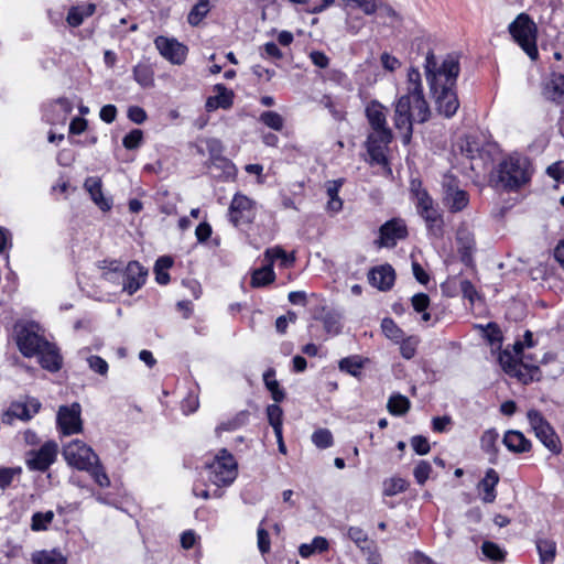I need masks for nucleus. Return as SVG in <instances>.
Listing matches in <instances>:
<instances>
[{
	"instance_id": "obj_31",
	"label": "nucleus",
	"mask_w": 564,
	"mask_h": 564,
	"mask_svg": "<svg viewBox=\"0 0 564 564\" xmlns=\"http://www.w3.org/2000/svg\"><path fill=\"white\" fill-rule=\"evenodd\" d=\"M368 360V358H362L359 355L348 356L339 360L338 368L341 372H346L359 379L362 375L361 370Z\"/></svg>"
},
{
	"instance_id": "obj_45",
	"label": "nucleus",
	"mask_w": 564,
	"mask_h": 564,
	"mask_svg": "<svg viewBox=\"0 0 564 564\" xmlns=\"http://www.w3.org/2000/svg\"><path fill=\"white\" fill-rule=\"evenodd\" d=\"M485 332L484 338L490 346H497L498 349L501 348L503 335L496 322H489L485 327L480 326Z\"/></svg>"
},
{
	"instance_id": "obj_13",
	"label": "nucleus",
	"mask_w": 564,
	"mask_h": 564,
	"mask_svg": "<svg viewBox=\"0 0 564 564\" xmlns=\"http://www.w3.org/2000/svg\"><path fill=\"white\" fill-rule=\"evenodd\" d=\"M381 133V130L373 131L367 135V140L365 141L371 164L386 165L389 162L384 149L393 141L394 135L392 131H388L389 137H384V134Z\"/></svg>"
},
{
	"instance_id": "obj_22",
	"label": "nucleus",
	"mask_w": 564,
	"mask_h": 564,
	"mask_svg": "<svg viewBox=\"0 0 564 564\" xmlns=\"http://www.w3.org/2000/svg\"><path fill=\"white\" fill-rule=\"evenodd\" d=\"M393 121L394 127L400 131L410 126L413 127L414 116L412 112L410 95H402L397 100Z\"/></svg>"
},
{
	"instance_id": "obj_37",
	"label": "nucleus",
	"mask_w": 564,
	"mask_h": 564,
	"mask_svg": "<svg viewBox=\"0 0 564 564\" xmlns=\"http://www.w3.org/2000/svg\"><path fill=\"white\" fill-rule=\"evenodd\" d=\"M213 6L210 0H198L187 14V22L192 26H198L210 12Z\"/></svg>"
},
{
	"instance_id": "obj_16",
	"label": "nucleus",
	"mask_w": 564,
	"mask_h": 564,
	"mask_svg": "<svg viewBox=\"0 0 564 564\" xmlns=\"http://www.w3.org/2000/svg\"><path fill=\"white\" fill-rule=\"evenodd\" d=\"M456 243L460 262L468 268H474V252L476 251L474 234L468 228L460 226L456 231Z\"/></svg>"
},
{
	"instance_id": "obj_36",
	"label": "nucleus",
	"mask_w": 564,
	"mask_h": 564,
	"mask_svg": "<svg viewBox=\"0 0 564 564\" xmlns=\"http://www.w3.org/2000/svg\"><path fill=\"white\" fill-rule=\"evenodd\" d=\"M33 564H66V557L59 550L53 549L51 551L42 550L32 554Z\"/></svg>"
},
{
	"instance_id": "obj_44",
	"label": "nucleus",
	"mask_w": 564,
	"mask_h": 564,
	"mask_svg": "<svg viewBox=\"0 0 564 564\" xmlns=\"http://www.w3.org/2000/svg\"><path fill=\"white\" fill-rule=\"evenodd\" d=\"M249 412L247 410H242L240 412H238L232 419L226 421V422H221L217 427H216V433H220V432H230V431H235L243 425L247 424L248 420H249Z\"/></svg>"
},
{
	"instance_id": "obj_54",
	"label": "nucleus",
	"mask_w": 564,
	"mask_h": 564,
	"mask_svg": "<svg viewBox=\"0 0 564 564\" xmlns=\"http://www.w3.org/2000/svg\"><path fill=\"white\" fill-rule=\"evenodd\" d=\"M347 536L361 550L366 552L369 541L368 534L359 527H349L347 529Z\"/></svg>"
},
{
	"instance_id": "obj_24",
	"label": "nucleus",
	"mask_w": 564,
	"mask_h": 564,
	"mask_svg": "<svg viewBox=\"0 0 564 564\" xmlns=\"http://www.w3.org/2000/svg\"><path fill=\"white\" fill-rule=\"evenodd\" d=\"M205 165L210 170V175L219 181L232 180L237 174L235 164L226 156L213 162H205Z\"/></svg>"
},
{
	"instance_id": "obj_12",
	"label": "nucleus",
	"mask_w": 564,
	"mask_h": 564,
	"mask_svg": "<svg viewBox=\"0 0 564 564\" xmlns=\"http://www.w3.org/2000/svg\"><path fill=\"white\" fill-rule=\"evenodd\" d=\"M408 227L403 219L391 218L382 224L379 228V237L375 240L378 248H393L398 240L408 237Z\"/></svg>"
},
{
	"instance_id": "obj_8",
	"label": "nucleus",
	"mask_w": 564,
	"mask_h": 564,
	"mask_svg": "<svg viewBox=\"0 0 564 564\" xmlns=\"http://www.w3.org/2000/svg\"><path fill=\"white\" fill-rule=\"evenodd\" d=\"M434 99L435 109L440 116L444 118H453L458 108L459 99L456 91V85H438L435 90H430Z\"/></svg>"
},
{
	"instance_id": "obj_11",
	"label": "nucleus",
	"mask_w": 564,
	"mask_h": 564,
	"mask_svg": "<svg viewBox=\"0 0 564 564\" xmlns=\"http://www.w3.org/2000/svg\"><path fill=\"white\" fill-rule=\"evenodd\" d=\"M33 322L23 325L17 330L15 343L20 352L26 357H34L39 350L43 347L47 339L44 336L39 335L35 329Z\"/></svg>"
},
{
	"instance_id": "obj_60",
	"label": "nucleus",
	"mask_w": 564,
	"mask_h": 564,
	"mask_svg": "<svg viewBox=\"0 0 564 564\" xmlns=\"http://www.w3.org/2000/svg\"><path fill=\"white\" fill-rule=\"evenodd\" d=\"M432 473V466L427 460H420L417 465L414 467L413 476L415 481L423 486Z\"/></svg>"
},
{
	"instance_id": "obj_38",
	"label": "nucleus",
	"mask_w": 564,
	"mask_h": 564,
	"mask_svg": "<svg viewBox=\"0 0 564 564\" xmlns=\"http://www.w3.org/2000/svg\"><path fill=\"white\" fill-rule=\"evenodd\" d=\"M498 362L502 370L505 371V373L516 378V373H518V371L520 370L518 369L519 360L513 356L509 347L505 349L500 348L498 355Z\"/></svg>"
},
{
	"instance_id": "obj_50",
	"label": "nucleus",
	"mask_w": 564,
	"mask_h": 564,
	"mask_svg": "<svg viewBox=\"0 0 564 564\" xmlns=\"http://www.w3.org/2000/svg\"><path fill=\"white\" fill-rule=\"evenodd\" d=\"M460 152L467 159L475 160L476 158H481L482 149L475 137L468 135L460 144Z\"/></svg>"
},
{
	"instance_id": "obj_10",
	"label": "nucleus",
	"mask_w": 564,
	"mask_h": 564,
	"mask_svg": "<svg viewBox=\"0 0 564 564\" xmlns=\"http://www.w3.org/2000/svg\"><path fill=\"white\" fill-rule=\"evenodd\" d=\"M82 406L78 402L61 405L56 415V425L63 435L83 432Z\"/></svg>"
},
{
	"instance_id": "obj_63",
	"label": "nucleus",
	"mask_w": 564,
	"mask_h": 564,
	"mask_svg": "<svg viewBox=\"0 0 564 564\" xmlns=\"http://www.w3.org/2000/svg\"><path fill=\"white\" fill-rule=\"evenodd\" d=\"M207 151L209 153V159L207 162H213L217 159L223 158L224 145L219 139L209 138L206 140Z\"/></svg>"
},
{
	"instance_id": "obj_6",
	"label": "nucleus",
	"mask_w": 564,
	"mask_h": 564,
	"mask_svg": "<svg viewBox=\"0 0 564 564\" xmlns=\"http://www.w3.org/2000/svg\"><path fill=\"white\" fill-rule=\"evenodd\" d=\"M58 454V445L55 441L50 440L37 449H30L25 455V464L29 470L46 473L56 462Z\"/></svg>"
},
{
	"instance_id": "obj_33",
	"label": "nucleus",
	"mask_w": 564,
	"mask_h": 564,
	"mask_svg": "<svg viewBox=\"0 0 564 564\" xmlns=\"http://www.w3.org/2000/svg\"><path fill=\"white\" fill-rule=\"evenodd\" d=\"M133 79L142 88H151L154 86V70L150 64L139 63L132 69Z\"/></svg>"
},
{
	"instance_id": "obj_28",
	"label": "nucleus",
	"mask_w": 564,
	"mask_h": 564,
	"mask_svg": "<svg viewBox=\"0 0 564 564\" xmlns=\"http://www.w3.org/2000/svg\"><path fill=\"white\" fill-rule=\"evenodd\" d=\"M499 480V474L494 468H488L484 478L478 482V488L484 491L481 499L485 503H492L496 500V486Z\"/></svg>"
},
{
	"instance_id": "obj_55",
	"label": "nucleus",
	"mask_w": 564,
	"mask_h": 564,
	"mask_svg": "<svg viewBox=\"0 0 564 564\" xmlns=\"http://www.w3.org/2000/svg\"><path fill=\"white\" fill-rule=\"evenodd\" d=\"M419 341V337L416 336L402 337V340L399 343L401 356L408 360L412 359L416 354Z\"/></svg>"
},
{
	"instance_id": "obj_5",
	"label": "nucleus",
	"mask_w": 564,
	"mask_h": 564,
	"mask_svg": "<svg viewBox=\"0 0 564 564\" xmlns=\"http://www.w3.org/2000/svg\"><path fill=\"white\" fill-rule=\"evenodd\" d=\"M527 419L536 438L553 454L557 455L562 451V443L554 427L544 417L541 411L530 409L527 412Z\"/></svg>"
},
{
	"instance_id": "obj_7",
	"label": "nucleus",
	"mask_w": 564,
	"mask_h": 564,
	"mask_svg": "<svg viewBox=\"0 0 564 564\" xmlns=\"http://www.w3.org/2000/svg\"><path fill=\"white\" fill-rule=\"evenodd\" d=\"M62 455L67 464L78 470L88 469L98 455L80 440H73L63 446Z\"/></svg>"
},
{
	"instance_id": "obj_1",
	"label": "nucleus",
	"mask_w": 564,
	"mask_h": 564,
	"mask_svg": "<svg viewBox=\"0 0 564 564\" xmlns=\"http://www.w3.org/2000/svg\"><path fill=\"white\" fill-rule=\"evenodd\" d=\"M425 77L430 90H435L438 85H457L460 73L459 57L455 54H447L442 64L438 65L433 50H429L424 63Z\"/></svg>"
},
{
	"instance_id": "obj_2",
	"label": "nucleus",
	"mask_w": 564,
	"mask_h": 564,
	"mask_svg": "<svg viewBox=\"0 0 564 564\" xmlns=\"http://www.w3.org/2000/svg\"><path fill=\"white\" fill-rule=\"evenodd\" d=\"M529 181L530 175L522 166L520 158L514 156L502 160L490 174L491 185L507 192L518 191Z\"/></svg>"
},
{
	"instance_id": "obj_27",
	"label": "nucleus",
	"mask_w": 564,
	"mask_h": 564,
	"mask_svg": "<svg viewBox=\"0 0 564 564\" xmlns=\"http://www.w3.org/2000/svg\"><path fill=\"white\" fill-rule=\"evenodd\" d=\"M444 200L451 213H459L468 206L469 194L464 189L448 185Z\"/></svg>"
},
{
	"instance_id": "obj_41",
	"label": "nucleus",
	"mask_w": 564,
	"mask_h": 564,
	"mask_svg": "<svg viewBox=\"0 0 564 564\" xmlns=\"http://www.w3.org/2000/svg\"><path fill=\"white\" fill-rule=\"evenodd\" d=\"M414 104V108L417 110V122L425 123L431 118V109L429 102L424 97V93L420 94V90H416V95L411 96V104Z\"/></svg>"
},
{
	"instance_id": "obj_34",
	"label": "nucleus",
	"mask_w": 564,
	"mask_h": 564,
	"mask_svg": "<svg viewBox=\"0 0 564 564\" xmlns=\"http://www.w3.org/2000/svg\"><path fill=\"white\" fill-rule=\"evenodd\" d=\"M498 433L495 429H489L485 431L480 437V447L481 449L491 455L489 458V462L491 464H497V456H498V447H497V440H498Z\"/></svg>"
},
{
	"instance_id": "obj_3",
	"label": "nucleus",
	"mask_w": 564,
	"mask_h": 564,
	"mask_svg": "<svg viewBox=\"0 0 564 564\" xmlns=\"http://www.w3.org/2000/svg\"><path fill=\"white\" fill-rule=\"evenodd\" d=\"M508 31L513 41L527 53V55L535 61L539 57L536 45L538 28L528 13H520L509 24Z\"/></svg>"
},
{
	"instance_id": "obj_49",
	"label": "nucleus",
	"mask_w": 564,
	"mask_h": 564,
	"mask_svg": "<svg viewBox=\"0 0 564 564\" xmlns=\"http://www.w3.org/2000/svg\"><path fill=\"white\" fill-rule=\"evenodd\" d=\"M381 329L384 336L394 343H400L404 337V332L397 325L391 317H384L381 322Z\"/></svg>"
},
{
	"instance_id": "obj_52",
	"label": "nucleus",
	"mask_w": 564,
	"mask_h": 564,
	"mask_svg": "<svg viewBox=\"0 0 564 564\" xmlns=\"http://www.w3.org/2000/svg\"><path fill=\"white\" fill-rule=\"evenodd\" d=\"M292 3L305 6V11L312 14L321 13L330 7L335 0H289Z\"/></svg>"
},
{
	"instance_id": "obj_14",
	"label": "nucleus",
	"mask_w": 564,
	"mask_h": 564,
	"mask_svg": "<svg viewBox=\"0 0 564 564\" xmlns=\"http://www.w3.org/2000/svg\"><path fill=\"white\" fill-rule=\"evenodd\" d=\"M154 44L160 54L174 65H182L187 56L188 48L174 37L159 35L154 40Z\"/></svg>"
},
{
	"instance_id": "obj_19",
	"label": "nucleus",
	"mask_w": 564,
	"mask_h": 564,
	"mask_svg": "<svg viewBox=\"0 0 564 564\" xmlns=\"http://www.w3.org/2000/svg\"><path fill=\"white\" fill-rule=\"evenodd\" d=\"M214 96H209L205 102L207 112H213L219 108L228 110L234 105L235 93L224 84H216L213 87Z\"/></svg>"
},
{
	"instance_id": "obj_20",
	"label": "nucleus",
	"mask_w": 564,
	"mask_h": 564,
	"mask_svg": "<svg viewBox=\"0 0 564 564\" xmlns=\"http://www.w3.org/2000/svg\"><path fill=\"white\" fill-rule=\"evenodd\" d=\"M314 319L321 321L324 325V329L328 335L335 336L341 333L343 329V315L327 306H321L314 313Z\"/></svg>"
},
{
	"instance_id": "obj_39",
	"label": "nucleus",
	"mask_w": 564,
	"mask_h": 564,
	"mask_svg": "<svg viewBox=\"0 0 564 564\" xmlns=\"http://www.w3.org/2000/svg\"><path fill=\"white\" fill-rule=\"evenodd\" d=\"M536 550L541 564L553 563L556 555V543L550 539H538Z\"/></svg>"
},
{
	"instance_id": "obj_64",
	"label": "nucleus",
	"mask_w": 564,
	"mask_h": 564,
	"mask_svg": "<svg viewBox=\"0 0 564 564\" xmlns=\"http://www.w3.org/2000/svg\"><path fill=\"white\" fill-rule=\"evenodd\" d=\"M411 305L416 313L429 310L431 305L430 295L424 292H419L411 297Z\"/></svg>"
},
{
	"instance_id": "obj_9",
	"label": "nucleus",
	"mask_w": 564,
	"mask_h": 564,
	"mask_svg": "<svg viewBox=\"0 0 564 564\" xmlns=\"http://www.w3.org/2000/svg\"><path fill=\"white\" fill-rule=\"evenodd\" d=\"M254 205L256 203L248 196L236 193L228 209L229 221L237 228L251 225L256 217Z\"/></svg>"
},
{
	"instance_id": "obj_53",
	"label": "nucleus",
	"mask_w": 564,
	"mask_h": 564,
	"mask_svg": "<svg viewBox=\"0 0 564 564\" xmlns=\"http://www.w3.org/2000/svg\"><path fill=\"white\" fill-rule=\"evenodd\" d=\"M144 142V133L141 129H132L122 139V145L127 150H138Z\"/></svg>"
},
{
	"instance_id": "obj_25",
	"label": "nucleus",
	"mask_w": 564,
	"mask_h": 564,
	"mask_svg": "<svg viewBox=\"0 0 564 564\" xmlns=\"http://www.w3.org/2000/svg\"><path fill=\"white\" fill-rule=\"evenodd\" d=\"M85 189L89 193L94 203L102 210L108 212L112 207V202L106 198L102 193V184L99 177H87L84 183Z\"/></svg>"
},
{
	"instance_id": "obj_35",
	"label": "nucleus",
	"mask_w": 564,
	"mask_h": 564,
	"mask_svg": "<svg viewBox=\"0 0 564 564\" xmlns=\"http://www.w3.org/2000/svg\"><path fill=\"white\" fill-rule=\"evenodd\" d=\"M410 400L399 392L392 393L387 403L389 413L394 416L405 415L410 411Z\"/></svg>"
},
{
	"instance_id": "obj_30",
	"label": "nucleus",
	"mask_w": 564,
	"mask_h": 564,
	"mask_svg": "<svg viewBox=\"0 0 564 564\" xmlns=\"http://www.w3.org/2000/svg\"><path fill=\"white\" fill-rule=\"evenodd\" d=\"M275 272L271 264H263L251 272L250 285L254 289L265 288L275 281Z\"/></svg>"
},
{
	"instance_id": "obj_32",
	"label": "nucleus",
	"mask_w": 564,
	"mask_h": 564,
	"mask_svg": "<svg viewBox=\"0 0 564 564\" xmlns=\"http://www.w3.org/2000/svg\"><path fill=\"white\" fill-rule=\"evenodd\" d=\"M263 383L267 390L270 392L271 398L274 402L280 403L285 399V390L282 388L279 383V381L275 379V369L274 368H268L263 373Z\"/></svg>"
},
{
	"instance_id": "obj_57",
	"label": "nucleus",
	"mask_w": 564,
	"mask_h": 564,
	"mask_svg": "<svg viewBox=\"0 0 564 564\" xmlns=\"http://www.w3.org/2000/svg\"><path fill=\"white\" fill-rule=\"evenodd\" d=\"M427 234L431 237L441 239L444 236V220L442 217L425 216Z\"/></svg>"
},
{
	"instance_id": "obj_56",
	"label": "nucleus",
	"mask_w": 564,
	"mask_h": 564,
	"mask_svg": "<svg viewBox=\"0 0 564 564\" xmlns=\"http://www.w3.org/2000/svg\"><path fill=\"white\" fill-rule=\"evenodd\" d=\"M260 121L275 131H281L284 124L282 116L271 110L263 111L260 115Z\"/></svg>"
},
{
	"instance_id": "obj_46",
	"label": "nucleus",
	"mask_w": 564,
	"mask_h": 564,
	"mask_svg": "<svg viewBox=\"0 0 564 564\" xmlns=\"http://www.w3.org/2000/svg\"><path fill=\"white\" fill-rule=\"evenodd\" d=\"M521 367L528 370V375L523 373L521 370L516 373V378L522 382L523 384H529L531 382H539L542 379V371L538 365L521 362Z\"/></svg>"
},
{
	"instance_id": "obj_42",
	"label": "nucleus",
	"mask_w": 564,
	"mask_h": 564,
	"mask_svg": "<svg viewBox=\"0 0 564 564\" xmlns=\"http://www.w3.org/2000/svg\"><path fill=\"white\" fill-rule=\"evenodd\" d=\"M415 181L411 182V193L417 199L416 209L419 215L427 214L429 210L434 206L433 199L426 189H415Z\"/></svg>"
},
{
	"instance_id": "obj_43",
	"label": "nucleus",
	"mask_w": 564,
	"mask_h": 564,
	"mask_svg": "<svg viewBox=\"0 0 564 564\" xmlns=\"http://www.w3.org/2000/svg\"><path fill=\"white\" fill-rule=\"evenodd\" d=\"M409 488V482L401 477L387 478L383 481L382 495L386 497H392L398 494L404 492Z\"/></svg>"
},
{
	"instance_id": "obj_15",
	"label": "nucleus",
	"mask_w": 564,
	"mask_h": 564,
	"mask_svg": "<svg viewBox=\"0 0 564 564\" xmlns=\"http://www.w3.org/2000/svg\"><path fill=\"white\" fill-rule=\"evenodd\" d=\"M148 276V269L140 264V262L132 260L128 262L127 267L122 270L121 285L122 291L129 295L134 294L144 283Z\"/></svg>"
},
{
	"instance_id": "obj_26",
	"label": "nucleus",
	"mask_w": 564,
	"mask_h": 564,
	"mask_svg": "<svg viewBox=\"0 0 564 564\" xmlns=\"http://www.w3.org/2000/svg\"><path fill=\"white\" fill-rule=\"evenodd\" d=\"M543 96L557 105L564 104V73H552L550 82L543 88Z\"/></svg>"
},
{
	"instance_id": "obj_62",
	"label": "nucleus",
	"mask_w": 564,
	"mask_h": 564,
	"mask_svg": "<svg viewBox=\"0 0 564 564\" xmlns=\"http://www.w3.org/2000/svg\"><path fill=\"white\" fill-rule=\"evenodd\" d=\"M410 444H411L413 451L415 452V454H417L420 456L426 455L431 451L430 442H429L427 437H425L424 435L412 436L410 440Z\"/></svg>"
},
{
	"instance_id": "obj_18",
	"label": "nucleus",
	"mask_w": 564,
	"mask_h": 564,
	"mask_svg": "<svg viewBox=\"0 0 564 564\" xmlns=\"http://www.w3.org/2000/svg\"><path fill=\"white\" fill-rule=\"evenodd\" d=\"M35 356L41 367L50 372H57L63 367V357L54 343L45 341Z\"/></svg>"
},
{
	"instance_id": "obj_48",
	"label": "nucleus",
	"mask_w": 564,
	"mask_h": 564,
	"mask_svg": "<svg viewBox=\"0 0 564 564\" xmlns=\"http://www.w3.org/2000/svg\"><path fill=\"white\" fill-rule=\"evenodd\" d=\"M53 519L54 512L52 510L45 512H34L31 518V530L35 532L46 531L48 529V525L52 523Z\"/></svg>"
},
{
	"instance_id": "obj_4",
	"label": "nucleus",
	"mask_w": 564,
	"mask_h": 564,
	"mask_svg": "<svg viewBox=\"0 0 564 564\" xmlns=\"http://www.w3.org/2000/svg\"><path fill=\"white\" fill-rule=\"evenodd\" d=\"M207 468L210 470L209 480L218 487L230 485L238 474V464L227 448H221Z\"/></svg>"
},
{
	"instance_id": "obj_40",
	"label": "nucleus",
	"mask_w": 564,
	"mask_h": 564,
	"mask_svg": "<svg viewBox=\"0 0 564 564\" xmlns=\"http://www.w3.org/2000/svg\"><path fill=\"white\" fill-rule=\"evenodd\" d=\"M85 471H88L90 476L94 478L95 482L102 487H109L110 486V479L105 470V467L100 463L99 457L97 456L94 458V460L90 463V466L88 469H84Z\"/></svg>"
},
{
	"instance_id": "obj_51",
	"label": "nucleus",
	"mask_w": 564,
	"mask_h": 564,
	"mask_svg": "<svg viewBox=\"0 0 564 564\" xmlns=\"http://www.w3.org/2000/svg\"><path fill=\"white\" fill-rule=\"evenodd\" d=\"M481 552L490 561L502 562L506 558L507 552L501 549L497 543L485 541L481 545Z\"/></svg>"
},
{
	"instance_id": "obj_29",
	"label": "nucleus",
	"mask_w": 564,
	"mask_h": 564,
	"mask_svg": "<svg viewBox=\"0 0 564 564\" xmlns=\"http://www.w3.org/2000/svg\"><path fill=\"white\" fill-rule=\"evenodd\" d=\"M264 260L272 268L274 262L279 260L280 267L289 269L294 265L296 259L294 253H288L281 246H275L264 251Z\"/></svg>"
},
{
	"instance_id": "obj_59",
	"label": "nucleus",
	"mask_w": 564,
	"mask_h": 564,
	"mask_svg": "<svg viewBox=\"0 0 564 564\" xmlns=\"http://www.w3.org/2000/svg\"><path fill=\"white\" fill-rule=\"evenodd\" d=\"M312 442L316 445V447L325 449L333 445L334 440L329 430L319 429L313 433Z\"/></svg>"
},
{
	"instance_id": "obj_21",
	"label": "nucleus",
	"mask_w": 564,
	"mask_h": 564,
	"mask_svg": "<svg viewBox=\"0 0 564 564\" xmlns=\"http://www.w3.org/2000/svg\"><path fill=\"white\" fill-rule=\"evenodd\" d=\"M384 107L378 100H371L365 110L366 118L373 131L381 130V134L389 137L388 131H392L387 124Z\"/></svg>"
},
{
	"instance_id": "obj_23",
	"label": "nucleus",
	"mask_w": 564,
	"mask_h": 564,
	"mask_svg": "<svg viewBox=\"0 0 564 564\" xmlns=\"http://www.w3.org/2000/svg\"><path fill=\"white\" fill-rule=\"evenodd\" d=\"M502 443L507 449L513 454L529 453L532 448L531 441L518 430L507 431L503 435Z\"/></svg>"
},
{
	"instance_id": "obj_47",
	"label": "nucleus",
	"mask_w": 564,
	"mask_h": 564,
	"mask_svg": "<svg viewBox=\"0 0 564 564\" xmlns=\"http://www.w3.org/2000/svg\"><path fill=\"white\" fill-rule=\"evenodd\" d=\"M7 416L15 417L21 421H30L33 417V413H31V410L29 408L28 402H20V401H13L8 411L6 412Z\"/></svg>"
},
{
	"instance_id": "obj_17",
	"label": "nucleus",
	"mask_w": 564,
	"mask_h": 564,
	"mask_svg": "<svg viewBox=\"0 0 564 564\" xmlns=\"http://www.w3.org/2000/svg\"><path fill=\"white\" fill-rule=\"evenodd\" d=\"M395 276V271L389 263L373 267L367 274L369 284L382 292L390 291L393 288Z\"/></svg>"
},
{
	"instance_id": "obj_61",
	"label": "nucleus",
	"mask_w": 564,
	"mask_h": 564,
	"mask_svg": "<svg viewBox=\"0 0 564 564\" xmlns=\"http://www.w3.org/2000/svg\"><path fill=\"white\" fill-rule=\"evenodd\" d=\"M21 473V467H0V489L4 490L10 487L14 476Z\"/></svg>"
},
{
	"instance_id": "obj_58",
	"label": "nucleus",
	"mask_w": 564,
	"mask_h": 564,
	"mask_svg": "<svg viewBox=\"0 0 564 564\" xmlns=\"http://www.w3.org/2000/svg\"><path fill=\"white\" fill-rule=\"evenodd\" d=\"M408 93L405 95H416V90H420V94H423V86L421 80V74L419 69L414 66H411L408 72Z\"/></svg>"
}]
</instances>
